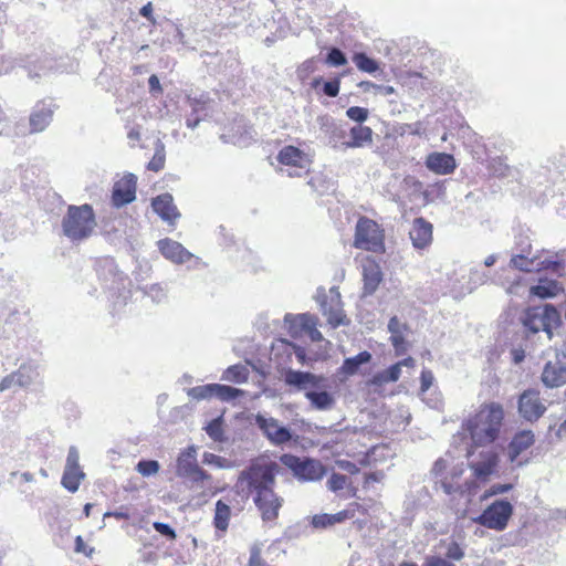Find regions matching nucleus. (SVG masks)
<instances>
[{
  "mask_svg": "<svg viewBox=\"0 0 566 566\" xmlns=\"http://www.w3.org/2000/svg\"><path fill=\"white\" fill-rule=\"evenodd\" d=\"M280 467L275 461L255 460L242 470L235 488L245 495H252L253 503L264 522L279 517L284 500L274 491Z\"/></svg>",
  "mask_w": 566,
  "mask_h": 566,
  "instance_id": "f257e3e1",
  "label": "nucleus"
},
{
  "mask_svg": "<svg viewBox=\"0 0 566 566\" xmlns=\"http://www.w3.org/2000/svg\"><path fill=\"white\" fill-rule=\"evenodd\" d=\"M503 418L504 410L501 403H483L480 406L479 410L467 420L464 428L475 446L491 444L500 434Z\"/></svg>",
  "mask_w": 566,
  "mask_h": 566,
  "instance_id": "f03ea898",
  "label": "nucleus"
},
{
  "mask_svg": "<svg viewBox=\"0 0 566 566\" xmlns=\"http://www.w3.org/2000/svg\"><path fill=\"white\" fill-rule=\"evenodd\" d=\"M96 226L92 206H70L62 221L64 234L72 240H83L91 235Z\"/></svg>",
  "mask_w": 566,
  "mask_h": 566,
  "instance_id": "7ed1b4c3",
  "label": "nucleus"
},
{
  "mask_svg": "<svg viewBox=\"0 0 566 566\" xmlns=\"http://www.w3.org/2000/svg\"><path fill=\"white\" fill-rule=\"evenodd\" d=\"M353 245L374 253L385 252V231L375 220L360 217L355 227Z\"/></svg>",
  "mask_w": 566,
  "mask_h": 566,
  "instance_id": "20e7f679",
  "label": "nucleus"
},
{
  "mask_svg": "<svg viewBox=\"0 0 566 566\" xmlns=\"http://www.w3.org/2000/svg\"><path fill=\"white\" fill-rule=\"evenodd\" d=\"M562 324L559 312L551 304L528 307L523 317V325L532 333L545 331L549 338L553 328Z\"/></svg>",
  "mask_w": 566,
  "mask_h": 566,
  "instance_id": "39448f33",
  "label": "nucleus"
},
{
  "mask_svg": "<svg viewBox=\"0 0 566 566\" xmlns=\"http://www.w3.org/2000/svg\"><path fill=\"white\" fill-rule=\"evenodd\" d=\"M280 462L291 470L300 481H318L326 472L325 467L318 460L300 458L291 453L282 454Z\"/></svg>",
  "mask_w": 566,
  "mask_h": 566,
  "instance_id": "423d86ee",
  "label": "nucleus"
},
{
  "mask_svg": "<svg viewBox=\"0 0 566 566\" xmlns=\"http://www.w3.org/2000/svg\"><path fill=\"white\" fill-rule=\"evenodd\" d=\"M513 505L506 500H496L486 506L475 522L489 530L504 531L513 515Z\"/></svg>",
  "mask_w": 566,
  "mask_h": 566,
  "instance_id": "0eeeda50",
  "label": "nucleus"
},
{
  "mask_svg": "<svg viewBox=\"0 0 566 566\" xmlns=\"http://www.w3.org/2000/svg\"><path fill=\"white\" fill-rule=\"evenodd\" d=\"M547 410L541 391L535 388L525 389L517 399V411L520 417L530 423L538 421Z\"/></svg>",
  "mask_w": 566,
  "mask_h": 566,
  "instance_id": "6e6552de",
  "label": "nucleus"
},
{
  "mask_svg": "<svg viewBox=\"0 0 566 566\" xmlns=\"http://www.w3.org/2000/svg\"><path fill=\"white\" fill-rule=\"evenodd\" d=\"M176 473L180 478H188L192 482H202L211 479V475L197 463L196 450L189 448L177 458Z\"/></svg>",
  "mask_w": 566,
  "mask_h": 566,
  "instance_id": "1a4fd4ad",
  "label": "nucleus"
},
{
  "mask_svg": "<svg viewBox=\"0 0 566 566\" xmlns=\"http://www.w3.org/2000/svg\"><path fill=\"white\" fill-rule=\"evenodd\" d=\"M541 380L547 388H558L566 385V353L557 352L554 360L544 365Z\"/></svg>",
  "mask_w": 566,
  "mask_h": 566,
  "instance_id": "9d476101",
  "label": "nucleus"
},
{
  "mask_svg": "<svg viewBox=\"0 0 566 566\" xmlns=\"http://www.w3.org/2000/svg\"><path fill=\"white\" fill-rule=\"evenodd\" d=\"M255 424L273 446L285 444L292 439L291 430L281 426L275 418L256 415Z\"/></svg>",
  "mask_w": 566,
  "mask_h": 566,
  "instance_id": "9b49d317",
  "label": "nucleus"
},
{
  "mask_svg": "<svg viewBox=\"0 0 566 566\" xmlns=\"http://www.w3.org/2000/svg\"><path fill=\"white\" fill-rule=\"evenodd\" d=\"M285 321L290 324V335L296 337L304 333L307 334L312 342H321L323 339L322 333L317 329L318 318L310 313L298 314L296 316L285 317Z\"/></svg>",
  "mask_w": 566,
  "mask_h": 566,
  "instance_id": "f8f14e48",
  "label": "nucleus"
},
{
  "mask_svg": "<svg viewBox=\"0 0 566 566\" xmlns=\"http://www.w3.org/2000/svg\"><path fill=\"white\" fill-rule=\"evenodd\" d=\"M321 311L334 328L346 323V315L342 308L340 293L337 287H332L329 294L321 301Z\"/></svg>",
  "mask_w": 566,
  "mask_h": 566,
  "instance_id": "ddd939ff",
  "label": "nucleus"
},
{
  "mask_svg": "<svg viewBox=\"0 0 566 566\" xmlns=\"http://www.w3.org/2000/svg\"><path fill=\"white\" fill-rule=\"evenodd\" d=\"M78 459L77 450L72 447L69 450L65 469L61 480L62 485L72 493L78 490L80 484L85 476L80 467Z\"/></svg>",
  "mask_w": 566,
  "mask_h": 566,
  "instance_id": "4468645a",
  "label": "nucleus"
},
{
  "mask_svg": "<svg viewBox=\"0 0 566 566\" xmlns=\"http://www.w3.org/2000/svg\"><path fill=\"white\" fill-rule=\"evenodd\" d=\"M137 179L135 175L127 174L114 184L112 191L113 205L117 208L133 202L136 199Z\"/></svg>",
  "mask_w": 566,
  "mask_h": 566,
  "instance_id": "2eb2a0df",
  "label": "nucleus"
},
{
  "mask_svg": "<svg viewBox=\"0 0 566 566\" xmlns=\"http://www.w3.org/2000/svg\"><path fill=\"white\" fill-rule=\"evenodd\" d=\"M357 512L367 514V509L357 502L349 503L348 506L335 514H318L313 517L312 524L316 528H325L346 520L353 518Z\"/></svg>",
  "mask_w": 566,
  "mask_h": 566,
  "instance_id": "dca6fc26",
  "label": "nucleus"
},
{
  "mask_svg": "<svg viewBox=\"0 0 566 566\" xmlns=\"http://www.w3.org/2000/svg\"><path fill=\"white\" fill-rule=\"evenodd\" d=\"M55 106L45 101L38 102L29 116L30 133L36 134L43 132L52 122Z\"/></svg>",
  "mask_w": 566,
  "mask_h": 566,
  "instance_id": "f3484780",
  "label": "nucleus"
},
{
  "mask_svg": "<svg viewBox=\"0 0 566 566\" xmlns=\"http://www.w3.org/2000/svg\"><path fill=\"white\" fill-rule=\"evenodd\" d=\"M363 291L365 295H371L382 282V272L379 263L371 256H366L361 262Z\"/></svg>",
  "mask_w": 566,
  "mask_h": 566,
  "instance_id": "a211bd4d",
  "label": "nucleus"
},
{
  "mask_svg": "<svg viewBox=\"0 0 566 566\" xmlns=\"http://www.w3.org/2000/svg\"><path fill=\"white\" fill-rule=\"evenodd\" d=\"M231 501L229 499H219L214 504L212 526L214 527L216 536L223 537L231 523L232 518Z\"/></svg>",
  "mask_w": 566,
  "mask_h": 566,
  "instance_id": "6ab92c4d",
  "label": "nucleus"
},
{
  "mask_svg": "<svg viewBox=\"0 0 566 566\" xmlns=\"http://www.w3.org/2000/svg\"><path fill=\"white\" fill-rule=\"evenodd\" d=\"M480 460L469 464L474 478L486 481L495 471L499 464V455L493 450L482 451Z\"/></svg>",
  "mask_w": 566,
  "mask_h": 566,
  "instance_id": "aec40b11",
  "label": "nucleus"
},
{
  "mask_svg": "<svg viewBox=\"0 0 566 566\" xmlns=\"http://www.w3.org/2000/svg\"><path fill=\"white\" fill-rule=\"evenodd\" d=\"M160 253L169 261L184 264L192 260L193 254L190 253L181 243L165 238L158 241Z\"/></svg>",
  "mask_w": 566,
  "mask_h": 566,
  "instance_id": "412c9836",
  "label": "nucleus"
},
{
  "mask_svg": "<svg viewBox=\"0 0 566 566\" xmlns=\"http://www.w3.org/2000/svg\"><path fill=\"white\" fill-rule=\"evenodd\" d=\"M535 443V434L530 429L517 431L507 446V458L511 463L517 462L518 457Z\"/></svg>",
  "mask_w": 566,
  "mask_h": 566,
  "instance_id": "4be33fe9",
  "label": "nucleus"
},
{
  "mask_svg": "<svg viewBox=\"0 0 566 566\" xmlns=\"http://www.w3.org/2000/svg\"><path fill=\"white\" fill-rule=\"evenodd\" d=\"M432 232L433 227L429 221L422 217L416 218L409 232L412 245L418 250L428 248L432 242Z\"/></svg>",
  "mask_w": 566,
  "mask_h": 566,
  "instance_id": "5701e85b",
  "label": "nucleus"
},
{
  "mask_svg": "<svg viewBox=\"0 0 566 566\" xmlns=\"http://www.w3.org/2000/svg\"><path fill=\"white\" fill-rule=\"evenodd\" d=\"M426 166L437 175H449L454 171L457 164L451 154L436 151L427 156Z\"/></svg>",
  "mask_w": 566,
  "mask_h": 566,
  "instance_id": "b1692460",
  "label": "nucleus"
},
{
  "mask_svg": "<svg viewBox=\"0 0 566 566\" xmlns=\"http://www.w3.org/2000/svg\"><path fill=\"white\" fill-rule=\"evenodd\" d=\"M277 161L283 166L304 168L310 164L308 156L298 147L286 145L281 148L276 156Z\"/></svg>",
  "mask_w": 566,
  "mask_h": 566,
  "instance_id": "393cba45",
  "label": "nucleus"
},
{
  "mask_svg": "<svg viewBox=\"0 0 566 566\" xmlns=\"http://www.w3.org/2000/svg\"><path fill=\"white\" fill-rule=\"evenodd\" d=\"M151 207L161 219L170 223L175 222L180 216L174 205L172 197L169 193H164L154 198Z\"/></svg>",
  "mask_w": 566,
  "mask_h": 566,
  "instance_id": "a878e982",
  "label": "nucleus"
},
{
  "mask_svg": "<svg viewBox=\"0 0 566 566\" xmlns=\"http://www.w3.org/2000/svg\"><path fill=\"white\" fill-rule=\"evenodd\" d=\"M407 328V325L401 324L398 317L394 316L389 319L388 331L390 332V342L397 356L407 352L408 343L403 335Z\"/></svg>",
  "mask_w": 566,
  "mask_h": 566,
  "instance_id": "bb28decb",
  "label": "nucleus"
},
{
  "mask_svg": "<svg viewBox=\"0 0 566 566\" xmlns=\"http://www.w3.org/2000/svg\"><path fill=\"white\" fill-rule=\"evenodd\" d=\"M564 292V286L557 280L541 277L538 284L531 286L530 294L539 298H552Z\"/></svg>",
  "mask_w": 566,
  "mask_h": 566,
  "instance_id": "cd10ccee",
  "label": "nucleus"
},
{
  "mask_svg": "<svg viewBox=\"0 0 566 566\" xmlns=\"http://www.w3.org/2000/svg\"><path fill=\"white\" fill-rule=\"evenodd\" d=\"M284 380L289 386L306 389L307 387H318L321 378L307 371L290 369L285 373Z\"/></svg>",
  "mask_w": 566,
  "mask_h": 566,
  "instance_id": "c85d7f7f",
  "label": "nucleus"
},
{
  "mask_svg": "<svg viewBox=\"0 0 566 566\" xmlns=\"http://www.w3.org/2000/svg\"><path fill=\"white\" fill-rule=\"evenodd\" d=\"M373 142V130L368 126L357 125L350 129V142L347 143L348 147L358 148Z\"/></svg>",
  "mask_w": 566,
  "mask_h": 566,
  "instance_id": "c756f323",
  "label": "nucleus"
},
{
  "mask_svg": "<svg viewBox=\"0 0 566 566\" xmlns=\"http://www.w3.org/2000/svg\"><path fill=\"white\" fill-rule=\"evenodd\" d=\"M371 360V354L367 350L360 352L354 357L346 358L340 367V370L346 376H353L357 374L359 367L363 364H367Z\"/></svg>",
  "mask_w": 566,
  "mask_h": 566,
  "instance_id": "7c9ffc66",
  "label": "nucleus"
},
{
  "mask_svg": "<svg viewBox=\"0 0 566 566\" xmlns=\"http://www.w3.org/2000/svg\"><path fill=\"white\" fill-rule=\"evenodd\" d=\"M250 376V370L247 366L237 364L229 366L221 376V379L224 381L233 382V384H244L248 381Z\"/></svg>",
  "mask_w": 566,
  "mask_h": 566,
  "instance_id": "2f4dec72",
  "label": "nucleus"
},
{
  "mask_svg": "<svg viewBox=\"0 0 566 566\" xmlns=\"http://www.w3.org/2000/svg\"><path fill=\"white\" fill-rule=\"evenodd\" d=\"M305 397L311 401L312 406L318 410L329 409L334 405V398L327 391H306Z\"/></svg>",
  "mask_w": 566,
  "mask_h": 566,
  "instance_id": "473e14b6",
  "label": "nucleus"
},
{
  "mask_svg": "<svg viewBox=\"0 0 566 566\" xmlns=\"http://www.w3.org/2000/svg\"><path fill=\"white\" fill-rule=\"evenodd\" d=\"M534 270L537 272L549 271L558 276H564L565 264L562 260L551 256L539 261L536 260Z\"/></svg>",
  "mask_w": 566,
  "mask_h": 566,
  "instance_id": "72a5a7b5",
  "label": "nucleus"
},
{
  "mask_svg": "<svg viewBox=\"0 0 566 566\" xmlns=\"http://www.w3.org/2000/svg\"><path fill=\"white\" fill-rule=\"evenodd\" d=\"M401 369L399 365L394 364L389 368L377 373L374 377L371 382L376 386H381L387 382H395L400 378Z\"/></svg>",
  "mask_w": 566,
  "mask_h": 566,
  "instance_id": "f704fd0d",
  "label": "nucleus"
},
{
  "mask_svg": "<svg viewBox=\"0 0 566 566\" xmlns=\"http://www.w3.org/2000/svg\"><path fill=\"white\" fill-rule=\"evenodd\" d=\"M353 62L359 71L365 73L373 74L379 70V63L364 52L355 53L353 55Z\"/></svg>",
  "mask_w": 566,
  "mask_h": 566,
  "instance_id": "c9c22d12",
  "label": "nucleus"
},
{
  "mask_svg": "<svg viewBox=\"0 0 566 566\" xmlns=\"http://www.w3.org/2000/svg\"><path fill=\"white\" fill-rule=\"evenodd\" d=\"M245 395V391L227 385L214 384V397L221 401H232Z\"/></svg>",
  "mask_w": 566,
  "mask_h": 566,
  "instance_id": "e433bc0d",
  "label": "nucleus"
},
{
  "mask_svg": "<svg viewBox=\"0 0 566 566\" xmlns=\"http://www.w3.org/2000/svg\"><path fill=\"white\" fill-rule=\"evenodd\" d=\"M188 396L195 400H203L214 397V384L192 387L188 390Z\"/></svg>",
  "mask_w": 566,
  "mask_h": 566,
  "instance_id": "4c0bfd02",
  "label": "nucleus"
},
{
  "mask_svg": "<svg viewBox=\"0 0 566 566\" xmlns=\"http://www.w3.org/2000/svg\"><path fill=\"white\" fill-rule=\"evenodd\" d=\"M537 258H527L522 254L513 255L510 263L513 268L523 271V272H532L535 266Z\"/></svg>",
  "mask_w": 566,
  "mask_h": 566,
  "instance_id": "58836bf2",
  "label": "nucleus"
},
{
  "mask_svg": "<svg viewBox=\"0 0 566 566\" xmlns=\"http://www.w3.org/2000/svg\"><path fill=\"white\" fill-rule=\"evenodd\" d=\"M165 163H166V154H165V148L163 145H160L153 158L149 160L148 165H147V168L151 171H155V172H158L160 170L164 169L165 167Z\"/></svg>",
  "mask_w": 566,
  "mask_h": 566,
  "instance_id": "ea45409f",
  "label": "nucleus"
},
{
  "mask_svg": "<svg viewBox=\"0 0 566 566\" xmlns=\"http://www.w3.org/2000/svg\"><path fill=\"white\" fill-rule=\"evenodd\" d=\"M349 484L346 475L333 473L327 480V488L333 492H338Z\"/></svg>",
  "mask_w": 566,
  "mask_h": 566,
  "instance_id": "a19ab883",
  "label": "nucleus"
},
{
  "mask_svg": "<svg viewBox=\"0 0 566 566\" xmlns=\"http://www.w3.org/2000/svg\"><path fill=\"white\" fill-rule=\"evenodd\" d=\"M159 468V463L156 460H142L136 467L137 471L144 476L156 474Z\"/></svg>",
  "mask_w": 566,
  "mask_h": 566,
  "instance_id": "79ce46f5",
  "label": "nucleus"
},
{
  "mask_svg": "<svg viewBox=\"0 0 566 566\" xmlns=\"http://www.w3.org/2000/svg\"><path fill=\"white\" fill-rule=\"evenodd\" d=\"M325 62L332 66H343L347 63V59L339 49L332 48L326 56Z\"/></svg>",
  "mask_w": 566,
  "mask_h": 566,
  "instance_id": "37998d69",
  "label": "nucleus"
},
{
  "mask_svg": "<svg viewBox=\"0 0 566 566\" xmlns=\"http://www.w3.org/2000/svg\"><path fill=\"white\" fill-rule=\"evenodd\" d=\"M346 115L352 120L363 123L368 118V109L359 106H352L346 111Z\"/></svg>",
  "mask_w": 566,
  "mask_h": 566,
  "instance_id": "c03bdc74",
  "label": "nucleus"
},
{
  "mask_svg": "<svg viewBox=\"0 0 566 566\" xmlns=\"http://www.w3.org/2000/svg\"><path fill=\"white\" fill-rule=\"evenodd\" d=\"M340 90V78L335 77L331 81L324 82L322 91L328 97H336Z\"/></svg>",
  "mask_w": 566,
  "mask_h": 566,
  "instance_id": "a18cd8bd",
  "label": "nucleus"
},
{
  "mask_svg": "<svg viewBox=\"0 0 566 566\" xmlns=\"http://www.w3.org/2000/svg\"><path fill=\"white\" fill-rule=\"evenodd\" d=\"M513 488L512 484H501V483H497V484H493L492 486H490L488 490L484 491L483 495L481 496L482 500H486L491 496H494V495H497V494H503V493H506L509 492L511 489Z\"/></svg>",
  "mask_w": 566,
  "mask_h": 566,
  "instance_id": "49530a36",
  "label": "nucleus"
},
{
  "mask_svg": "<svg viewBox=\"0 0 566 566\" xmlns=\"http://www.w3.org/2000/svg\"><path fill=\"white\" fill-rule=\"evenodd\" d=\"M74 551L76 553H82L87 557H92V555L95 552L94 547H90L85 544V542L81 535H77L74 539Z\"/></svg>",
  "mask_w": 566,
  "mask_h": 566,
  "instance_id": "de8ad7c7",
  "label": "nucleus"
},
{
  "mask_svg": "<svg viewBox=\"0 0 566 566\" xmlns=\"http://www.w3.org/2000/svg\"><path fill=\"white\" fill-rule=\"evenodd\" d=\"M434 380L433 374L429 369H423L420 375V390L426 392L430 389Z\"/></svg>",
  "mask_w": 566,
  "mask_h": 566,
  "instance_id": "09e8293b",
  "label": "nucleus"
},
{
  "mask_svg": "<svg viewBox=\"0 0 566 566\" xmlns=\"http://www.w3.org/2000/svg\"><path fill=\"white\" fill-rule=\"evenodd\" d=\"M154 528L161 535L168 537L169 539L174 541L177 537V534L170 525L161 522H155L153 524Z\"/></svg>",
  "mask_w": 566,
  "mask_h": 566,
  "instance_id": "8fccbe9b",
  "label": "nucleus"
},
{
  "mask_svg": "<svg viewBox=\"0 0 566 566\" xmlns=\"http://www.w3.org/2000/svg\"><path fill=\"white\" fill-rule=\"evenodd\" d=\"M446 556H447V558L452 559V560H460L464 556V553L458 543L452 542L448 546Z\"/></svg>",
  "mask_w": 566,
  "mask_h": 566,
  "instance_id": "3c124183",
  "label": "nucleus"
},
{
  "mask_svg": "<svg viewBox=\"0 0 566 566\" xmlns=\"http://www.w3.org/2000/svg\"><path fill=\"white\" fill-rule=\"evenodd\" d=\"M207 433L214 440H219L222 434L221 424L218 420H213L207 427Z\"/></svg>",
  "mask_w": 566,
  "mask_h": 566,
  "instance_id": "603ef678",
  "label": "nucleus"
},
{
  "mask_svg": "<svg viewBox=\"0 0 566 566\" xmlns=\"http://www.w3.org/2000/svg\"><path fill=\"white\" fill-rule=\"evenodd\" d=\"M336 464L339 469L350 473V474H357L359 472V468L348 460H337Z\"/></svg>",
  "mask_w": 566,
  "mask_h": 566,
  "instance_id": "864d4df0",
  "label": "nucleus"
},
{
  "mask_svg": "<svg viewBox=\"0 0 566 566\" xmlns=\"http://www.w3.org/2000/svg\"><path fill=\"white\" fill-rule=\"evenodd\" d=\"M139 13L142 17L146 18L150 23H153V24L156 23V19L153 13L151 2H147L145 6H143L139 10Z\"/></svg>",
  "mask_w": 566,
  "mask_h": 566,
  "instance_id": "5fc2aeb1",
  "label": "nucleus"
},
{
  "mask_svg": "<svg viewBox=\"0 0 566 566\" xmlns=\"http://www.w3.org/2000/svg\"><path fill=\"white\" fill-rule=\"evenodd\" d=\"M205 462L206 463H210V464H216L217 467L219 468H224V462H226V459L219 457V455H216V454H212V453H206L205 454Z\"/></svg>",
  "mask_w": 566,
  "mask_h": 566,
  "instance_id": "6e6d98bb",
  "label": "nucleus"
},
{
  "mask_svg": "<svg viewBox=\"0 0 566 566\" xmlns=\"http://www.w3.org/2000/svg\"><path fill=\"white\" fill-rule=\"evenodd\" d=\"M148 85L151 93H163V87L157 75H150L148 78Z\"/></svg>",
  "mask_w": 566,
  "mask_h": 566,
  "instance_id": "4d7b16f0",
  "label": "nucleus"
},
{
  "mask_svg": "<svg viewBox=\"0 0 566 566\" xmlns=\"http://www.w3.org/2000/svg\"><path fill=\"white\" fill-rule=\"evenodd\" d=\"M382 479V473L371 472L365 475L364 486L367 488L373 483L379 482Z\"/></svg>",
  "mask_w": 566,
  "mask_h": 566,
  "instance_id": "13d9d810",
  "label": "nucleus"
},
{
  "mask_svg": "<svg viewBox=\"0 0 566 566\" xmlns=\"http://www.w3.org/2000/svg\"><path fill=\"white\" fill-rule=\"evenodd\" d=\"M512 360L515 364H520L525 358V350L522 347H516L511 350Z\"/></svg>",
  "mask_w": 566,
  "mask_h": 566,
  "instance_id": "bf43d9fd",
  "label": "nucleus"
},
{
  "mask_svg": "<svg viewBox=\"0 0 566 566\" xmlns=\"http://www.w3.org/2000/svg\"><path fill=\"white\" fill-rule=\"evenodd\" d=\"M375 92L377 94H380V95H384V96H388V95L395 94L396 91L390 85H379V84H376Z\"/></svg>",
  "mask_w": 566,
  "mask_h": 566,
  "instance_id": "052dcab7",
  "label": "nucleus"
},
{
  "mask_svg": "<svg viewBox=\"0 0 566 566\" xmlns=\"http://www.w3.org/2000/svg\"><path fill=\"white\" fill-rule=\"evenodd\" d=\"M431 566H454V564L441 558V557H431L429 558Z\"/></svg>",
  "mask_w": 566,
  "mask_h": 566,
  "instance_id": "680f3d73",
  "label": "nucleus"
},
{
  "mask_svg": "<svg viewBox=\"0 0 566 566\" xmlns=\"http://www.w3.org/2000/svg\"><path fill=\"white\" fill-rule=\"evenodd\" d=\"M358 87H359L363 92L367 93V92H369V91H371V90H374V91H375L376 84H375V83H373V82H370V81H361V82H359V83H358Z\"/></svg>",
  "mask_w": 566,
  "mask_h": 566,
  "instance_id": "e2e57ef3",
  "label": "nucleus"
},
{
  "mask_svg": "<svg viewBox=\"0 0 566 566\" xmlns=\"http://www.w3.org/2000/svg\"><path fill=\"white\" fill-rule=\"evenodd\" d=\"M127 137L130 139V140H135V142H138L140 139V132H139V128L138 127H133L128 130L127 133Z\"/></svg>",
  "mask_w": 566,
  "mask_h": 566,
  "instance_id": "0e129e2a",
  "label": "nucleus"
},
{
  "mask_svg": "<svg viewBox=\"0 0 566 566\" xmlns=\"http://www.w3.org/2000/svg\"><path fill=\"white\" fill-rule=\"evenodd\" d=\"M397 365L399 367H413L415 366V359L412 357L403 358L402 360L398 361Z\"/></svg>",
  "mask_w": 566,
  "mask_h": 566,
  "instance_id": "69168bd1",
  "label": "nucleus"
},
{
  "mask_svg": "<svg viewBox=\"0 0 566 566\" xmlns=\"http://www.w3.org/2000/svg\"><path fill=\"white\" fill-rule=\"evenodd\" d=\"M444 465H446V461L442 460V459H439L434 462V467H433V472L436 474H439L440 471H442L444 469Z\"/></svg>",
  "mask_w": 566,
  "mask_h": 566,
  "instance_id": "338daca9",
  "label": "nucleus"
},
{
  "mask_svg": "<svg viewBox=\"0 0 566 566\" xmlns=\"http://www.w3.org/2000/svg\"><path fill=\"white\" fill-rule=\"evenodd\" d=\"M442 488H443V491L447 493V494H452L453 492L458 491L459 488L457 486H453L452 484H449L444 481H442L441 483Z\"/></svg>",
  "mask_w": 566,
  "mask_h": 566,
  "instance_id": "774afa93",
  "label": "nucleus"
}]
</instances>
